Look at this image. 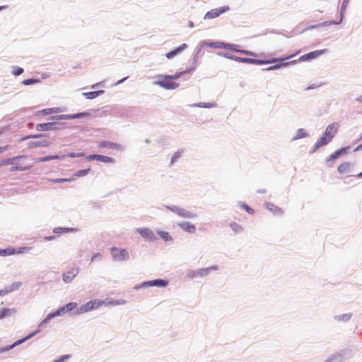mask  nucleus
Instances as JSON below:
<instances>
[{"instance_id":"obj_49","label":"nucleus","mask_w":362,"mask_h":362,"mask_svg":"<svg viewBox=\"0 0 362 362\" xmlns=\"http://www.w3.org/2000/svg\"><path fill=\"white\" fill-rule=\"evenodd\" d=\"M222 56L228 58V59H233V60H235V58H237L236 56H234V55H232V54H221Z\"/></svg>"},{"instance_id":"obj_51","label":"nucleus","mask_w":362,"mask_h":362,"mask_svg":"<svg viewBox=\"0 0 362 362\" xmlns=\"http://www.w3.org/2000/svg\"><path fill=\"white\" fill-rule=\"evenodd\" d=\"M350 315H344L341 316V319L344 320H349L350 319Z\"/></svg>"},{"instance_id":"obj_56","label":"nucleus","mask_w":362,"mask_h":362,"mask_svg":"<svg viewBox=\"0 0 362 362\" xmlns=\"http://www.w3.org/2000/svg\"><path fill=\"white\" fill-rule=\"evenodd\" d=\"M356 100H357L358 102H359V103H362V95H361V96H360L359 98H358L356 99Z\"/></svg>"},{"instance_id":"obj_45","label":"nucleus","mask_w":362,"mask_h":362,"mask_svg":"<svg viewBox=\"0 0 362 362\" xmlns=\"http://www.w3.org/2000/svg\"><path fill=\"white\" fill-rule=\"evenodd\" d=\"M85 115H86L85 113H78V114L70 115V116H69V118H70V119L79 118V117H83Z\"/></svg>"},{"instance_id":"obj_35","label":"nucleus","mask_w":362,"mask_h":362,"mask_svg":"<svg viewBox=\"0 0 362 362\" xmlns=\"http://www.w3.org/2000/svg\"><path fill=\"white\" fill-rule=\"evenodd\" d=\"M307 135L306 132L303 129H299L297 131L296 136L294 137L295 139H301L305 137Z\"/></svg>"},{"instance_id":"obj_46","label":"nucleus","mask_w":362,"mask_h":362,"mask_svg":"<svg viewBox=\"0 0 362 362\" xmlns=\"http://www.w3.org/2000/svg\"><path fill=\"white\" fill-rule=\"evenodd\" d=\"M70 229L69 228H56L54 229V232L55 233H61V232H67V231H69Z\"/></svg>"},{"instance_id":"obj_42","label":"nucleus","mask_w":362,"mask_h":362,"mask_svg":"<svg viewBox=\"0 0 362 362\" xmlns=\"http://www.w3.org/2000/svg\"><path fill=\"white\" fill-rule=\"evenodd\" d=\"M180 152H178V151H177V152H175V153H174V155H173V156H172V158H171V163H172V164H173V163H174L177 160V159L178 158H180Z\"/></svg>"},{"instance_id":"obj_10","label":"nucleus","mask_w":362,"mask_h":362,"mask_svg":"<svg viewBox=\"0 0 362 362\" xmlns=\"http://www.w3.org/2000/svg\"><path fill=\"white\" fill-rule=\"evenodd\" d=\"M78 272H79L78 267H73V268L70 269L66 272L63 273V274H62L63 281L66 284L71 283L74 280V279L78 275Z\"/></svg>"},{"instance_id":"obj_11","label":"nucleus","mask_w":362,"mask_h":362,"mask_svg":"<svg viewBox=\"0 0 362 362\" xmlns=\"http://www.w3.org/2000/svg\"><path fill=\"white\" fill-rule=\"evenodd\" d=\"M136 231L144 238L149 241H154L156 240V236L154 233L148 228H137Z\"/></svg>"},{"instance_id":"obj_23","label":"nucleus","mask_w":362,"mask_h":362,"mask_svg":"<svg viewBox=\"0 0 362 362\" xmlns=\"http://www.w3.org/2000/svg\"><path fill=\"white\" fill-rule=\"evenodd\" d=\"M99 147L100 148H115L119 149L120 146L115 143H112L110 141H103L99 144Z\"/></svg>"},{"instance_id":"obj_38","label":"nucleus","mask_w":362,"mask_h":362,"mask_svg":"<svg viewBox=\"0 0 362 362\" xmlns=\"http://www.w3.org/2000/svg\"><path fill=\"white\" fill-rule=\"evenodd\" d=\"M90 171V169H86V170H78L77 171L74 175V177H82V176H85L86 175L88 172Z\"/></svg>"},{"instance_id":"obj_43","label":"nucleus","mask_w":362,"mask_h":362,"mask_svg":"<svg viewBox=\"0 0 362 362\" xmlns=\"http://www.w3.org/2000/svg\"><path fill=\"white\" fill-rule=\"evenodd\" d=\"M59 158H59V156H48L44 157L45 162V161H49V160H51L59 159Z\"/></svg>"},{"instance_id":"obj_24","label":"nucleus","mask_w":362,"mask_h":362,"mask_svg":"<svg viewBox=\"0 0 362 362\" xmlns=\"http://www.w3.org/2000/svg\"><path fill=\"white\" fill-rule=\"evenodd\" d=\"M193 107H203V108H211L215 107L216 106V103L215 102L212 103H194L190 105Z\"/></svg>"},{"instance_id":"obj_2","label":"nucleus","mask_w":362,"mask_h":362,"mask_svg":"<svg viewBox=\"0 0 362 362\" xmlns=\"http://www.w3.org/2000/svg\"><path fill=\"white\" fill-rule=\"evenodd\" d=\"M206 45L212 48L216 49H229L235 52H240L245 54L246 55L252 56L255 57L256 54L255 53L251 52V51H247V50H243V49H238L237 47L238 46L234 44H229V43H225L222 42H206Z\"/></svg>"},{"instance_id":"obj_33","label":"nucleus","mask_w":362,"mask_h":362,"mask_svg":"<svg viewBox=\"0 0 362 362\" xmlns=\"http://www.w3.org/2000/svg\"><path fill=\"white\" fill-rule=\"evenodd\" d=\"M92 303H93V309H97L104 305H106V303L103 300H98V299H95V300H92Z\"/></svg>"},{"instance_id":"obj_60","label":"nucleus","mask_w":362,"mask_h":362,"mask_svg":"<svg viewBox=\"0 0 362 362\" xmlns=\"http://www.w3.org/2000/svg\"><path fill=\"white\" fill-rule=\"evenodd\" d=\"M4 7L3 6H0V10H1Z\"/></svg>"},{"instance_id":"obj_16","label":"nucleus","mask_w":362,"mask_h":362,"mask_svg":"<svg viewBox=\"0 0 362 362\" xmlns=\"http://www.w3.org/2000/svg\"><path fill=\"white\" fill-rule=\"evenodd\" d=\"M178 226L180 227L185 231L194 233L196 231V227L194 225L189 222H182L178 223Z\"/></svg>"},{"instance_id":"obj_22","label":"nucleus","mask_w":362,"mask_h":362,"mask_svg":"<svg viewBox=\"0 0 362 362\" xmlns=\"http://www.w3.org/2000/svg\"><path fill=\"white\" fill-rule=\"evenodd\" d=\"M93 310H94L92 300H90V301H88V303H86V304L81 305L80 307L79 310H78V313H87V312L91 311Z\"/></svg>"},{"instance_id":"obj_3","label":"nucleus","mask_w":362,"mask_h":362,"mask_svg":"<svg viewBox=\"0 0 362 362\" xmlns=\"http://www.w3.org/2000/svg\"><path fill=\"white\" fill-rule=\"evenodd\" d=\"M181 75L176 74L174 76L166 75L160 77V80L155 82V84L160 86L165 89L172 90L178 88L179 83L174 81L175 79L178 78Z\"/></svg>"},{"instance_id":"obj_20","label":"nucleus","mask_w":362,"mask_h":362,"mask_svg":"<svg viewBox=\"0 0 362 362\" xmlns=\"http://www.w3.org/2000/svg\"><path fill=\"white\" fill-rule=\"evenodd\" d=\"M187 45L185 43L175 48L174 50H172L166 54V57L168 59H171L174 57L175 55L178 54L180 52L183 51L187 48Z\"/></svg>"},{"instance_id":"obj_36","label":"nucleus","mask_w":362,"mask_h":362,"mask_svg":"<svg viewBox=\"0 0 362 362\" xmlns=\"http://www.w3.org/2000/svg\"><path fill=\"white\" fill-rule=\"evenodd\" d=\"M74 180V178H70V179L59 178V179H52V180H49V181L52 182V183H59V182H71Z\"/></svg>"},{"instance_id":"obj_8","label":"nucleus","mask_w":362,"mask_h":362,"mask_svg":"<svg viewBox=\"0 0 362 362\" xmlns=\"http://www.w3.org/2000/svg\"><path fill=\"white\" fill-rule=\"evenodd\" d=\"M326 52V49H320V50H315L311 52H309L308 54H305L304 55L300 56L298 61L299 62H305V61H310L312 59H314L315 58H317L320 55L323 54Z\"/></svg>"},{"instance_id":"obj_55","label":"nucleus","mask_w":362,"mask_h":362,"mask_svg":"<svg viewBox=\"0 0 362 362\" xmlns=\"http://www.w3.org/2000/svg\"><path fill=\"white\" fill-rule=\"evenodd\" d=\"M127 78V77H125V78H122V79L119 80V81L117 82V83H122V82H123L124 81H125Z\"/></svg>"},{"instance_id":"obj_27","label":"nucleus","mask_w":362,"mask_h":362,"mask_svg":"<svg viewBox=\"0 0 362 362\" xmlns=\"http://www.w3.org/2000/svg\"><path fill=\"white\" fill-rule=\"evenodd\" d=\"M12 165L13 166L9 170L11 172L23 171V170H27L30 169V167H28V166H23L22 165H18V164H17L16 162L15 165Z\"/></svg>"},{"instance_id":"obj_18","label":"nucleus","mask_w":362,"mask_h":362,"mask_svg":"<svg viewBox=\"0 0 362 362\" xmlns=\"http://www.w3.org/2000/svg\"><path fill=\"white\" fill-rule=\"evenodd\" d=\"M22 158H25V156H16V157L4 159L0 162V167L15 165L16 161H17L18 159Z\"/></svg>"},{"instance_id":"obj_37","label":"nucleus","mask_w":362,"mask_h":362,"mask_svg":"<svg viewBox=\"0 0 362 362\" xmlns=\"http://www.w3.org/2000/svg\"><path fill=\"white\" fill-rule=\"evenodd\" d=\"M37 82H39L38 79L29 78V79H25V80L23 81L22 83L25 86H29L31 84L36 83Z\"/></svg>"},{"instance_id":"obj_52","label":"nucleus","mask_w":362,"mask_h":362,"mask_svg":"<svg viewBox=\"0 0 362 362\" xmlns=\"http://www.w3.org/2000/svg\"><path fill=\"white\" fill-rule=\"evenodd\" d=\"M38 137H39V136H37V135L29 136H26V137L23 138L22 141L26 140V139H30V138H38Z\"/></svg>"},{"instance_id":"obj_61","label":"nucleus","mask_w":362,"mask_h":362,"mask_svg":"<svg viewBox=\"0 0 362 362\" xmlns=\"http://www.w3.org/2000/svg\"><path fill=\"white\" fill-rule=\"evenodd\" d=\"M361 138H362V135H361Z\"/></svg>"},{"instance_id":"obj_7","label":"nucleus","mask_w":362,"mask_h":362,"mask_svg":"<svg viewBox=\"0 0 362 362\" xmlns=\"http://www.w3.org/2000/svg\"><path fill=\"white\" fill-rule=\"evenodd\" d=\"M111 250L112 257L116 260L123 261L129 259V253L125 249L118 250L116 247H112Z\"/></svg>"},{"instance_id":"obj_12","label":"nucleus","mask_w":362,"mask_h":362,"mask_svg":"<svg viewBox=\"0 0 362 362\" xmlns=\"http://www.w3.org/2000/svg\"><path fill=\"white\" fill-rule=\"evenodd\" d=\"M351 164L349 162H344L337 167V172L341 175L349 176L351 173Z\"/></svg>"},{"instance_id":"obj_28","label":"nucleus","mask_w":362,"mask_h":362,"mask_svg":"<svg viewBox=\"0 0 362 362\" xmlns=\"http://www.w3.org/2000/svg\"><path fill=\"white\" fill-rule=\"evenodd\" d=\"M296 62H297L296 60H293V61H290V62H284V63H281V64H276V65L269 66L267 69V70L276 69H279V68H280L281 66H288L289 64H296Z\"/></svg>"},{"instance_id":"obj_50","label":"nucleus","mask_w":362,"mask_h":362,"mask_svg":"<svg viewBox=\"0 0 362 362\" xmlns=\"http://www.w3.org/2000/svg\"><path fill=\"white\" fill-rule=\"evenodd\" d=\"M69 355H65V356H62V358H58V359L54 360L53 362H63V361H64V360L65 358H69Z\"/></svg>"},{"instance_id":"obj_30","label":"nucleus","mask_w":362,"mask_h":362,"mask_svg":"<svg viewBox=\"0 0 362 362\" xmlns=\"http://www.w3.org/2000/svg\"><path fill=\"white\" fill-rule=\"evenodd\" d=\"M52 125L53 124L52 123L39 124L37 125L36 128L38 131H47L51 128Z\"/></svg>"},{"instance_id":"obj_4","label":"nucleus","mask_w":362,"mask_h":362,"mask_svg":"<svg viewBox=\"0 0 362 362\" xmlns=\"http://www.w3.org/2000/svg\"><path fill=\"white\" fill-rule=\"evenodd\" d=\"M299 52H300V50L296 52L295 54L284 57L281 59H269V60H266V61L254 59H250V58H241V57H237V58H235V61L238 62L250 63V64H270V63H274V62H276L278 61L281 62V61H284L286 59H289L295 57L296 55H297Z\"/></svg>"},{"instance_id":"obj_34","label":"nucleus","mask_w":362,"mask_h":362,"mask_svg":"<svg viewBox=\"0 0 362 362\" xmlns=\"http://www.w3.org/2000/svg\"><path fill=\"white\" fill-rule=\"evenodd\" d=\"M340 156H341L339 151H334L333 153H332L327 159H326V162L327 163H329L332 160H336Z\"/></svg>"},{"instance_id":"obj_39","label":"nucleus","mask_w":362,"mask_h":362,"mask_svg":"<svg viewBox=\"0 0 362 362\" xmlns=\"http://www.w3.org/2000/svg\"><path fill=\"white\" fill-rule=\"evenodd\" d=\"M230 227L232 228L233 230L235 232V233H238V232H240L242 230V227L236 223H232L230 224Z\"/></svg>"},{"instance_id":"obj_57","label":"nucleus","mask_w":362,"mask_h":362,"mask_svg":"<svg viewBox=\"0 0 362 362\" xmlns=\"http://www.w3.org/2000/svg\"><path fill=\"white\" fill-rule=\"evenodd\" d=\"M320 25H312V26H310V29L317 28V27H319Z\"/></svg>"},{"instance_id":"obj_13","label":"nucleus","mask_w":362,"mask_h":362,"mask_svg":"<svg viewBox=\"0 0 362 362\" xmlns=\"http://www.w3.org/2000/svg\"><path fill=\"white\" fill-rule=\"evenodd\" d=\"M168 282L163 279H156L149 281H146L142 284V286H157L164 287L168 285Z\"/></svg>"},{"instance_id":"obj_41","label":"nucleus","mask_w":362,"mask_h":362,"mask_svg":"<svg viewBox=\"0 0 362 362\" xmlns=\"http://www.w3.org/2000/svg\"><path fill=\"white\" fill-rule=\"evenodd\" d=\"M23 72V69L21 67H16L12 71V74L15 76H19Z\"/></svg>"},{"instance_id":"obj_29","label":"nucleus","mask_w":362,"mask_h":362,"mask_svg":"<svg viewBox=\"0 0 362 362\" xmlns=\"http://www.w3.org/2000/svg\"><path fill=\"white\" fill-rule=\"evenodd\" d=\"M267 208L269 211H272L274 214H281L283 213L282 210L280 208L277 207L276 206H274L272 204H267Z\"/></svg>"},{"instance_id":"obj_25","label":"nucleus","mask_w":362,"mask_h":362,"mask_svg":"<svg viewBox=\"0 0 362 362\" xmlns=\"http://www.w3.org/2000/svg\"><path fill=\"white\" fill-rule=\"evenodd\" d=\"M21 283L16 282L13 284L11 286H9V288H6L4 289L0 290V296H5L8 292L17 289L18 287L21 286Z\"/></svg>"},{"instance_id":"obj_40","label":"nucleus","mask_w":362,"mask_h":362,"mask_svg":"<svg viewBox=\"0 0 362 362\" xmlns=\"http://www.w3.org/2000/svg\"><path fill=\"white\" fill-rule=\"evenodd\" d=\"M240 206L243 209H245L248 214H254V210L252 208H250L248 205H247L246 204L242 203V204H240Z\"/></svg>"},{"instance_id":"obj_15","label":"nucleus","mask_w":362,"mask_h":362,"mask_svg":"<svg viewBox=\"0 0 362 362\" xmlns=\"http://www.w3.org/2000/svg\"><path fill=\"white\" fill-rule=\"evenodd\" d=\"M168 208L182 217H184V218L193 217L192 214H191L189 211H185V209H180L176 206H173V207L168 206Z\"/></svg>"},{"instance_id":"obj_59","label":"nucleus","mask_w":362,"mask_h":362,"mask_svg":"<svg viewBox=\"0 0 362 362\" xmlns=\"http://www.w3.org/2000/svg\"><path fill=\"white\" fill-rule=\"evenodd\" d=\"M2 151H3V148H0V153H1Z\"/></svg>"},{"instance_id":"obj_53","label":"nucleus","mask_w":362,"mask_h":362,"mask_svg":"<svg viewBox=\"0 0 362 362\" xmlns=\"http://www.w3.org/2000/svg\"><path fill=\"white\" fill-rule=\"evenodd\" d=\"M362 149V144L358 146L355 149L354 151H358L359 150Z\"/></svg>"},{"instance_id":"obj_54","label":"nucleus","mask_w":362,"mask_h":362,"mask_svg":"<svg viewBox=\"0 0 362 362\" xmlns=\"http://www.w3.org/2000/svg\"><path fill=\"white\" fill-rule=\"evenodd\" d=\"M36 162H37V163L45 162L44 157L39 158L36 159Z\"/></svg>"},{"instance_id":"obj_19","label":"nucleus","mask_w":362,"mask_h":362,"mask_svg":"<svg viewBox=\"0 0 362 362\" xmlns=\"http://www.w3.org/2000/svg\"><path fill=\"white\" fill-rule=\"evenodd\" d=\"M37 332H33L31 334H30L28 336H27L26 337L22 339H20L18 341H16L15 343H13L12 345H10V346H8L5 348H3L1 349V352H4V351H8L10 349H11L12 348L15 347L16 346L21 344L22 342L25 341V340L31 338L32 337H33Z\"/></svg>"},{"instance_id":"obj_9","label":"nucleus","mask_w":362,"mask_h":362,"mask_svg":"<svg viewBox=\"0 0 362 362\" xmlns=\"http://www.w3.org/2000/svg\"><path fill=\"white\" fill-rule=\"evenodd\" d=\"M29 249L30 248L28 247H20L18 250H16L12 247H9L4 250H0V256H8L14 254H20L25 251H28Z\"/></svg>"},{"instance_id":"obj_58","label":"nucleus","mask_w":362,"mask_h":362,"mask_svg":"<svg viewBox=\"0 0 362 362\" xmlns=\"http://www.w3.org/2000/svg\"><path fill=\"white\" fill-rule=\"evenodd\" d=\"M358 177H362V172L357 175Z\"/></svg>"},{"instance_id":"obj_26","label":"nucleus","mask_w":362,"mask_h":362,"mask_svg":"<svg viewBox=\"0 0 362 362\" xmlns=\"http://www.w3.org/2000/svg\"><path fill=\"white\" fill-rule=\"evenodd\" d=\"M104 93L103 90L84 93L83 95L88 100L94 99Z\"/></svg>"},{"instance_id":"obj_21","label":"nucleus","mask_w":362,"mask_h":362,"mask_svg":"<svg viewBox=\"0 0 362 362\" xmlns=\"http://www.w3.org/2000/svg\"><path fill=\"white\" fill-rule=\"evenodd\" d=\"M217 268L216 267H212L211 268H204L198 269L196 272H193V274H192V277L199 276H204L207 275L211 269H216Z\"/></svg>"},{"instance_id":"obj_32","label":"nucleus","mask_w":362,"mask_h":362,"mask_svg":"<svg viewBox=\"0 0 362 362\" xmlns=\"http://www.w3.org/2000/svg\"><path fill=\"white\" fill-rule=\"evenodd\" d=\"M14 313V310H10L8 308H3L0 311V320Z\"/></svg>"},{"instance_id":"obj_31","label":"nucleus","mask_w":362,"mask_h":362,"mask_svg":"<svg viewBox=\"0 0 362 362\" xmlns=\"http://www.w3.org/2000/svg\"><path fill=\"white\" fill-rule=\"evenodd\" d=\"M157 233L158 235L160 236L162 239H163L165 241H170L172 240V238L169 235V233L166 231H162V230H158Z\"/></svg>"},{"instance_id":"obj_47","label":"nucleus","mask_w":362,"mask_h":362,"mask_svg":"<svg viewBox=\"0 0 362 362\" xmlns=\"http://www.w3.org/2000/svg\"><path fill=\"white\" fill-rule=\"evenodd\" d=\"M54 112H56V111L54 110V108H49V109H45L43 110V113L45 115H48V114H51V113H54Z\"/></svg>"},{"instance_id":"obj_44","label":"nucleus","mask_w":362,"mask_h":362,"mask_svg":"<svg viewBox=\"0 0 362 362\" xmlns=\"http://www.w3.org/2000/svg\"><path fill=\"white\" fill-rule=\"evenodd\" d=\"M349 149V147L347 146V147H344V148H341L340 149H338V151H339V153L341 155H344V154L347 153Z\"/></svg>"},{"instance_id":"obj_5","label":"nucleus","mask_w":362,"mask_h":362,"mask_svg":"<svg viewBox=\"0 0 362 362\" xmlns=\"http://www.w3.org/2000/svg\"><path fill=\"white\" fill-rule=\"evenodd\" d=\"M76 307H77L76 303H69L66 304V306L61 308L56 312L49 314L46 317V318L42 322V324L47 323L52 318H53L56 316L60 315L62 313H64L66 311H71L72 310L75 309Z\"/></svg>"},{"instance_id":"obj_6","label":"nucleus","mask_w":362,"mask_h":362,"mask_svg":"<svg viewBox=\"0 0 362 362\" xmlns=\"http://www.w3.org/2000/svg\"><path fill=\"white\" fill-rule=\"evenodd\" d=\"M230 9L229 6H224L221 8H214L211 11H208L205 16L204 19H213L218 16H219L221 14L228 11Z\"/></svg>"},{"instance_id":"obj_17","label":"nucleus","mask_w":362,"mask_h":362,"mask_svg":"<svg viewBox=\"0 0 362 362\" xmlns=\"http://www.w3.org/2000/svg\"><path fill=\"white\" fill-rule=\"evenodd\" d=\"M52 144V141L47 139L45 138L40 141H36L31 142L29 145L30 148H35L38 146H48Z\"/></svg>"},{"instance_id":"obj_14","label":"nucleus","mask_w":362,"mask_h":362,"mask_svg":"<svg viewBox=\"0 0 362 362\" xmlns=\"http://www.w3.org/2000/svg\"><path fill=\"white\" fill-rule=\"evenodd\" d=\"M88 160H96L103 163H111L113 162V159L108 156L103 155L93 154L86 157Z\"/></svg>"},{"instance_id":"obj_1","label":"nucleus","mask_w":362,"mask_h":362,"mask_svg":"<svg viewBox=\"0 0 362 362\" xmlns=\"http://www.w3.org/2000/svg\"><path fill=\"white\" fill-rule=\"evenodd\" d=\"M339 129L338 123H332L328 125L323 134V136L317 140L315 144V150L329 143L337 134Z\"/></svg>"},{"instance_id":"obj_48","label":"nucleus","mask_w":362,"mask_h":362,"mask_svg":"<svg viewBox=\"0 0 362 362\" xmlns=\"http://www.w3.org/2000/svg\"><path fill=\"white\" fill-rule=\"evenodd\" d=\"M83 156V153H70L68 154V156L70 158L81 157Z\"/></svg>"}]
</instances>
